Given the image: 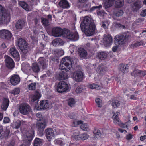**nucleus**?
<instances>
[{
    "mask_svg": "<svg viewBox=\"0 0 146 146\" xmlns=\"http://www.w3.org/2000/svg\"><path fill=\"white\" fill-rule=\"evenodd\" d=\"M82 31L88 36L94 34L96 31V26L92 19L88 16L85 17L81 24Z\"/></svg>",
    "mask_w": 146,
    "mask_h": 146,
    "instance_id": "nucleus-1",
    "label": "nucleus"
},
{
    "mask_svg": "<svg viewBox=\"0 0 146 146\" xmlns=\"http://www.w3.org/2000/svg\"><path fill=\"white\" fill-rule=\"evenodd\" d=\"M22 133L25 140L24 143L20 146H30L34 135V131L32 130H23Z\"/></svg>",
    "mask_w": 146,
    "mask_h": 146,
    "instance_id": "nucleus-2",
    "label": "nucleus"
},
{
    "mask_svg": "<svg viewBox=\"0 0 146 146\" xmlns=\"http://www.w3.org/2000/svg\"><path fill=\"white\" fill-rule=\"evenodd\" d=\"M130 37L131 35L129 32H125L116 35L114 42L116 44L121 45L125 44Z\"/></svg>",
    "mask_w": 146,
    "mask_h": 146,
    "instance_id": "nucleus-3",
    "label": "nucleus"
},
{
    "mask_svg": "<svg viewBox=\"0 0 146 146\" xmlns=\"http://www.w3.org/2000/svg\"><path fill=\"white\" fill-rule=\"evenodd\" d=\"M10 16L9 13L0 5V23H6L9 22Z\"/></svg>",
    "mask_w": 146,
    "mask_h": 146,
    "instance_id": "nucleus-4",
    "label": "nucleus"
},
{
    "mask_svg": "<svg viewBox=\"0 0 146 146\" xmlns=\"http://www.w3.org/2000/svg\"><path fill=\"white\" fill-rule=\"evenodd\" d=\"M17 45L22 53L26 54L28 52L29 47L28 44L26 41L21 38L18 39Z\"/></svg>",
    "mask_w": 146,
    "mask_h": 146,
    "instance_id": "nucleus-5",
    "label": "nucleus"
},
{
    "mask_svg": "<svg viewBox=\"0 0 146 146\" xmlns=\"http://www.w3.org/2000/svg\"><path fill=\"white\" fill-rule=\"evenodd\" d=\"M57 90L58 92L60 93L68 92L69 90V87L66 82L61 81L58 83Z\"/></svg>",
    "mask_w": 146,
    "mask_h": 146,
    "instance_id": "nucleus-6",
    "label": "nucleus"
},
{
    "mask_svg": "<svg viewBox=\"0 0 146 146\" xmlns=\"http://www.w3.org/2000/svg\"><path fill=\"white\" fill-rule=\"evenodd\" d=\"M20 113L23 115H26L29 113L31 111L30 107L27 104H21L19 107Z\"/></svg>",
    "mask_w": 146,
    "mask_h": 146,
    "instance_id": "nucleus-7",
    "label": "nucleus"
},
{
    "mask_svg": "<svg viewBox=\"0 0 146 146\" xmlns=\"http://www.w3.org/2000/svg\"><path fill=\"white\" fill-rule=\"evenodd\" d=\"M45 135L47 139L50 141L56 133V130L54 129L48 128L45 130Z\"/></svg>",
    "mask_w": 146,
    "mask_h": 146,
    "instance_id": "nucleus-8",
    "label": "nucleus"
},
{
    "mask_svg": "<svg viewBox=\"0 0 146 146\" xmlns=\"http://www.w3.org/2000/svg\"><path fill=\"white\" fill-rule=\"evenodd\" d=\"M83 73L82 72L79 71L74 72L72 76L73 80L77 82L82 81L83 79Z\"/></svg>",
    "mask_w": 146,
    "mask_h": 146,
    "instance_id": "nucleus-9",
    "label": "nucleus"
},
{
    "mask_svg": "<svg viewBox=\"0 0 146 146\" xmlns=\"http://www.w3.org/2000/svg\"><path fill=\"white\" fill-rule=\"evenodd\" d=\"M12 34L8 30L3 29L0 30V37L3 39H9L11 37Z\"/></svg>",
    "mask_w": 146,
    "mask_h": 146,
    "instance_id": "nucleus-10",
    "label": "nucleus"
},
{
    "mask_svg": "<svg viewBox=\"0 0 146 146\" xmlns=\"http://www.w3.org/2000/svg\"><path fill=\"white\" fill-rule=\"evenodd\" d=\"M63 34V31L61 28L58 27L54 28L52 29V35L55 37L61 36Z\"/></svg>",
    "mask_w": 146,
    "mask_h": 146,
    "instance_id": "nucleus-11",
    "label": "nucleus"
},
{
    "mask_svg": "<svg viewBox=\"0 0 146 146\" xmlns=\"http://www.w3.org/2000/svg\"><path fill=\"white\" fill-rule=\"evenodd\" d=\"M112 41V38L110 35H104L103 38V43L105 46H110Z\"/></svg>",
    "mask_w": 146,
    "mask_h": 146,
    "instance_id": "nucleus-12",
    "label": "nucleus"
},
{
    "mask_svg": "<svg viewBox=\"0 0 146 146\" xmlns=\"http://www.w3.org/2000/svg\"><path fill=\"white\" fill-rule=\"evenodd\" d=\"M63 60L64 63L65 64V66L66 68L65 70L66 72L69 71L72 67L71 64H70L69 62H70L72 64L71 58L68 57H66L62 58Z\"/></svg>",
    "mask_w": 146,
    "mask_h": 146,
    "instance_id": "nucleus-13",
    "label": "nucleus"
},
{
    "mask_svg": "<svg viewBox=\"0 0 146 146\" xmlns=\"http://www.w3.org/2000/svg\"><path fill=\"white\" fill-rule=\"evenodd\" d=\"M5 62L6 66L9 68H14L15 66L14 62L12 59L8 56H5Z\"/></svg>",
    "mask_w": 146,
    "mask_h": 146,
    "instance_id": "nucleus-14",
    "label": "nucleus"
},
{
    "mask_svg": "<svg viewBox=\"0 0 146 146\" xmlns=\"http://www.w3.org/2000/svg\"><path fill=\"white\" fill-rule=\"evenodd\" d=\"M66 37L74 41H76L78 40L79 38L78 35L77 33H71L70 32H68L66 34Z\"/></svg>",
    "mask_w": 146,
    "mask_h": 146,
    "instance_id": "nucleus-15",
    "label": "nucleus"
},
{
    "mask_svg": "<svg viewBox=\"0 0 146 146\" xmlns=\"http://www.w3.org/2000/svg\"><path fill=\"white\" fill-rule=\"evenodd\" d=\"M38 65L42 67L43 69H45L47 66V61L44 57H40L38 59Z\"/></svg>",
    "mask_w": 146,
    "mask_h": 146,
    "instance_id": "nucleus-16",
    "label": "nucleus"
},
{
    "mask_svg": "<svg viewBox=\"0 0 146 146\" xmlns=\"http://www.w3.org/2000/svg\"><path fill=\"white\" fill-rule=\"evenodd\" d=\"M26 24V21L24 19L18 20L15 24V27L17 29L21 30Z\"/></svg>",
    "mask_w": 146,
    "mask_h": 146,
    "instance_id": "nucleus-17",
    "label": "nucleus"
},
{
    "mask_svg": "<svg viewBox=\"0 0 146 146\" xmlns=\"http://www.w3.org/2000/svg\"><path fill=\"white\" fill-rule=\"evenodd\" d=\"M68 117L71 119H72L74 120L73 122L74 126H77L80 124L82 123V121L81 120H78L77 119L76 116L75 114L74 113H72L70 114Z\"/></svg>",
    "mask_w": 146,
    "mask_h": 146,
    "instance_id": "nucleus-18",
    "label": "nucleus"
},
{
    "mask_svg": "<svg viewBox=\"0 0 146 146\" xmlns=\"http://www.w3.org/2000/svg\"><path fill=\"white\" fill-rule=\"evenodd\" d=\"M10 81L13 85H16L20 82V77L18 75H15L11 78Z\"/></svg>",
    "mask_w": 146,
    "mask_h": 146,
    "instance_id": "nucleus-19",
    "label": "nucleus"
},
{
    "mask_svg": "<svg viewBox=\"0 0 146 146\" xmlns=\"http://www.w3.org/2000/svg\"><path fill=\"white\" fill-rule=\"evenodd\" d=\"M21 68L24 72L26 73H29L30 72L31 68L28 63H23L21 65Z\"/></svg>",
    "mask_w": 146,
    "mask_h": 146,
    "instance_id": "nucleus-20",
    "label": "nucleus"
},
{
    "mask_svg": "<svg viewBox=\"0 0 146 146\" xmlns=\"http://www.w3.org/2000/svg\"><path fill=\"white\" fill-rule=\"evenodd\" d=\"M142 7L140 2L137 1L131 6V9L134 12H136Z\"/></svg>",
    "mask_w": 146,
    "mask_h": 146,
    "instance_id": "nucleus-21",
    "label": "nucleus"
},
{
    "mask_svg": "<svg viewBox=\"0 0 146 146\" xmlns=\"http://www.w3.org/2000/svg\"><path fill=\"white\" fill-rule=\"evenodd\" d=\"M145 42L143 41H137L133 42L130 45V47L133 48L145 45Z\"/></svg>",
    "mask_w": 146,
    "mask_h": 146,
    "instance_id": "nucleus-22",
    "label": "nucleus"
},
{
    "mask_svg": "<svg viewBox=\"0 0 146 146\" xmlns=\"http://www.w3.org/2000/svg\"><path fill=\"white\" fill-rule=\"evenodd\" d=\"M9 52L11 55L15 58H18L19 56L18 52L15 47L11 48Z\"/></svg>",
    "mask_w": 146,
    "mask_h": 146,
    "instance_id": "nucleus-23",
    "label": "nucleus"
},
{
    "mask_svg": "<svg viewBox=\"0 0 146 146\" xmlns=\"http://www.w3.org/2000/svg\"><path fill=\"white\" fill-rule=\"evenodd\" d=\"M58 5L60 7L62 8H68L70 7L69 3L66 0H60Z\"/></svg>",
    "mask_w": 146,
    "mask_h": 146,
    "instance_id": "nucleus-24",
    "label": "nucleus"
},
{
    "mask_svg": "<svg viewBox=\"0 0 146 146\" xmlns=\"http://www.w3.org/2000/svg\"><path fill=\"white\" fill-rule=\"evenodd\" d=\"M24 123L25 121L23 120H17L11 123V126L13 129H18L20 127L21 125H22Z\"/></svg>",
    "mask_w": 146,
    "mask_h": 146,
    "instance_id": "nucleus-25",
    "label": "nucleus"
},
{
    "mask_svg": "<svg viewBox=\"0 0 146 146\" xmlns=\"http://www.w3.org/2000/svg\"><path fill=\"white\" fill-rule=\"evenodd\" d=\"M108 56L107 53L105 52H98L96 56V57L101 60H105L106 58Z\"/></svg>",
    "mask_w": 146,
    "mask_h": 146,
    "instance_id": "nucleus-26",
    "label": "nucleus"
},
{
    "mask_svg": "<svg viewBox=\"0 0 146 146\" xmlns=\"http://www.w3.org/2000/svg\"><path fill=\"white\" fill-rule=\"evenodd\" d=\"M40 109H46L49 107V104L47 100H43L40 102L39 106Z\"/></svg>",
    "mask_w": 146,
    "mask_h": 146,
    "instance_id": "nucleus-27",
    "label": "nucleus"
},
{
    "mask_svg": "<svg viewBox=\"0 0 146 146\" xmlns=\"http://www.w3.org/2000/svg\"><path fill=\"white\" fill-rule=\"evenodd\" d=\"M68 78V74L66 72L62 71L58 74V79L60 80L67 79Z\"/></svg>",
    "mask_w": 146,
    "mask_h": 146,
    "instance_id": "nucleus-28",
    "label": "nucleus"
},
{
    "mask_svg": "<svg viewBox=\"0 0 146 146\" xmlns=\"http://www.w3.org/2000/svg\"><path fill=\"white\" fill-rule=\"evenodd\" d=\"M78 52L79 56L81 58H85L87 56V53L85 49L82 48H79Z\"/></svg>",
    "mask_w": 146,
    "mask_h": 146,
    "instance_id": "nucleus-29",
    "label": "nucleus"
},
{
    "mask_svg": "<svg viewBox=\"0 0 146 146\" xmlns=\"http://www.w3.org/2000/svg\"><path fill=\"white\" fill-rule=\"evenodd\" d=\"M9 100L6 98H4L3 100L2 104L1 106V108L3 110L5 111L7 108L9 104Z\"/></svg>",
    "mask_w": 146,
    "mask_h": 146,
    "instance_id": "nucleus-30",
    "label": "nucleus"
},
{
    "mask_svg": "<svg viewBox=\"0 0 146 146\" xmlns=\"http://www.w3.org/2000/svg\"><path fill=\"white\" fill-rule=\"evenodd\" d=\"M95 137L96 138H103L105 135L104 133H102L100 130L98 129H95L94 131Z\"/></svg>",
    "mask_w": 146,
    "mask_h": 146,
    "instance_id": "nucleus-31",
    "label": "nucleus"
},
{
    "mask_svg": "<svg viewBox=\"0 0 146 146\" xmlns=\"http://www.w3.org/2000/svg\"><path fill=\"white\" fill-rule=\"evenodd\" d=\"M31 69L35 73H38L40 70V68L38 64L36 63H33L31 66Z\"/></svg>",
    "mask_w": 146,
    "mask_h": 146,
    "instance_id": "nucleus-32",
    "label": "nucleus"
},
{
    "mask_svg": "<svg viewBox=\"0 0 146 146\" xmlns=\"http://www.w3.org/2000/svg\"><path fill=\"white\" fill-rule=\"evenodd\" d=\"M120 70L122 72L125 73L128 71V66L125 64H121L119 65Z\"/></svg>",
    "mask_w": 146,
    "mask_h": 146,
    "instance_id": "nucleus-33",
    "label": "nucleus"
},
{
    "mask_svg": "<svg viewBox=\"0 0 146 146\" xmlns=\"http://www.w3.org/2000/svg\"><path fill=\"white\" fill-rule=\"evenodd\" d=\"M96 71L100 74H103L106 71L105 67L101 64L98 67L96 70Z\"/></svg>",
    "mask_w": 146,
    "mask_h": 146,
    "instance_id": "nucleus-34",
    "label": "nucleus"
},
{
    "mask_svg": "<svg viewBox=\"0 0 146 146\" xmlns=\"http://www.w3.org/2000/svg\"><path fill=\"white\" fill-rule=\"evenodd\" d=\"M52 44L54 46H61L64 44V42L60 38H57L54 40L52 42Z\"/></svg>",
    "mask_w": 146,
    "mask_h": 146,
    "instance_id": "nucleus-35",
    "label": "nucleus"
},
{
    "mask_svg": "<svg viewBox=\"0 0 146 146\" xmlns=\"http://www.w3.org/2000/svg\"><path fill=\"white\" fill-rule=\"evenodd\" d=\"M41 97V95L38 92H36L34 95L31 96V100L32 102H34L38 100Z\"/></svg>",
    "mask_w": 146,
    "mask_h": 146,
    "instance_id": "nucleus-36",
    "label": "nucleus"
},
{
    "mask_svg": "<svg viewBox=\"0 0 146 146\" xmlns=\"http://www.w3.org/2000/svg\"><path fill=\"white\" fill-rule=\"evenodd\" d=\"M42 140L39 138H36L33 142L34 146H40L42 144Z\"/></svg>",
    "mask_w": 146,
    "mask_h": 146,
    "instance_id": "nucleus-37",
    "label": "nucleus"
},
{
    "mask_svg": "<svg viewBox=\"0 0 146 146\" xmlns=\"http://www.w3.org/2000/svg\"><path fill=\"white\" fill-rule=\"evenodd\" d=\"M36 126L39 129H43L45 127V122L43 121H40L37 123Z\"/></svg>",
    "mask_w": 146,
    "mask_h": 146,
    "instance_id": "nucleus-38",
    "label": "nucleus"
},
{
    "mask_svg": "<svg viewBox=\"0 0 146 146\" xmlns=\"http://www.w3.org/2000/svg\"><path fill=\"white\" fill-rule=\"evenodd\" d=\"M116 7H119L123 6L124 5V0H114Z\"/></svg>",
    "mask_w": 146,
    "mask_h": 146,
    "instance_id": "nucleus-39",
    "label": "nucleus"
},
{
    "mask_svg": "<svg viewBox=\"0 0 146 146\" xmlns=\"http://www.w3.org/2000/svg\"><path fill=\"white\" fill-rule=\"evenodd\" d=\"M19 5L26 11H29V8L28 5L24 1H20L19 3Z\"/></svg>",
    "mask_w": 146,
    "mask_h": 146,
    "instance_id": "nucleus-40",
    "label": "nucleus"
},
{
    "mask_svg": "<svg viewBox=\"0 0 146 146\" xmlns=\"http://www.w3.org/2000/svg\"><path fill=\"white\" fill-rule=\"evenodd\" d=\"M114 2V0H106L104 3V6L105 8L111 7Z\"/></svg>",
    "mask_w": 146,
    "mask_h": 146,
    "instance_id": "nucleus-41",
    "label": "nucleus"
},
{
    "mask_svg": "<svg viewBox=\"0 0 146 146\" xmlns=\"http://www.w3.org/2000/svg\"><path fill=\"white\" fill-rule=\"evenodd\" d=\"M120 105V102L117 100L113 101L112 105L114 108L118 107Z\"/></svg>",
    "mask_w": 146,
    "mask_h": 146,
    "instance_id": "nucleus-42",
    "label": "nucleus"
},
{
    "mask_svg": "<svg viewBox=\"0 0 146 146\" xmlns=\"http://www.w3.org/2000/svg\"><path fill=\"white\" fill-rule=\"evenodd\" d=\"M81 125L80 126V128L85 131H88L89 130L88 125L87 124H83V121L82 123L81 124Z\"/></svg>",
    "mask_w": 146,
    "mask_h": 146,
    "instance_id": "nucleus-43",
    "label": "nucleus"
},
{
    "mask_svg": "<svg viewBox=\"0 0 146 146\" xmlns=\"http://www.w3.org/2000/svg\"><path fill=\"white\" fill-rule=\"evenodd\" d=\"M75 100L74 99L70 98L68 100V104L69 106H72L75 104Z\"/></svg>",
    "mask_w": 146,
    "mask_h": 146,
    "instance_id": "nucleus-44",
    "label": "nucleus"
},
{
    "mask_svg": "<svg viewBox=\"0 0 146 146\" xmlns=\"http://www.w3.org/2000/svg\"><path fill=\"white\" fill-rule=\"evenodd\" d=\"M36 84L35 83H31L28 85V88L29 90H34L35 89Z\"/></svg>",
    "mask_w": 146,
    "mask_h": 146,
    "instance_id": "nucleus-45",
    "label": "nucleus"
},
{
    "mask_svg": "<svg viewBox=\"0 0 146 146\" xmlns=\"http://www.w3.org/2000/svg\"><path fill=\"white\" fill-rule=\"evenodd\" d=\"M2 133H2V134L3 135V138L4 137L6 138L8 137L10 133V131L9 129L7 128L4 131V133H3V132Z\"/></svg>",
    "mask_w": 146,
    "mask_h": 146,
    "instance_id": "nucleus-46",
    "label": "nucleus"
},
{
    "mask_svg": "<svg viewBox=\"0 0 146 146\" xmlns=\"http://www.w3.org/2000/svg\"><path fill=\"white\" fill-rule=\"evenodd\" d=\"M123 14V12L122 10H118L115 13V15L117 17H119L122 16Z\"/></svg>",
    "mask_w": 146,
    "mask_h": 146,
    "instance_id": "nucleus-47",
    "label": "nucleus"
},
{
    "mask_svg": "<svg viewBox=\"0 0 146 146\" xmlns=\"http://www.w3.org/2000/svg\"><path fill=\"white\" fill-rule=\"evenodd\" d=\"M90 87L91 89H95L97 90L100 89V87L99 85L95 84H93L90 85Z\"/></svg>",
    "mask_w": 146,
    "mask_h": 146,
    "instance_id": "nucleus-48",
    "label": "nucleus"
},
{
    "mask_svg": "<svg viewBox=\"0 0 146 146\" xmlns=\"http://www.w3.org/2000/svg\"><path fill=\"white\" fill-rule=\"evenodd\" d=\"M140 70L138 69L134 70L133 72L131 73V75L135 77L139 76Z\"/></svg>",
    "mask_w": 146,
    "mask_h": 146,
    "instance_id": "nucleus-49",
    "label": "nucleus"
},
{
    "mask_svg": "<svg viewBox=\"0 0 146 146\" xmlns=\"http://www.w3.org/2000/svg\"><path fill=\"white\" fill-rule=\"evenodd\" d=\"M41 22L44 25H48L49 21L47 19L44 18H41Z\"/></svg>",
    "mask_w": 146,
    "mask_h": 146,
    "instance_id": "nucleus-50",
    "label": "nucleus"
},
{
    "mask_svg": "<svg viewBox=\"0 0 146 146\" xmlns=\"http://www.w3.org/2000/svg\"><path fill=\"white\" fill-rule=\"evenodd\" d=\"M20 91V90L19 88H16L12 91L11 93L14 95H17L19 93Z\"/></svg>",
    "mask_w": 146,
    "mask_h": 146,
    "instance_id": "nucleus-51",
    "label": "nucleus"
},
{
    "mask_svg": "<svg viewBox=\"0 0 146 146\" xmlns=\"http://www.w3.org/2000/svg\"><path fill=\"white\" fill-rule=\"evenodd\" d=\"M97 14L98 16L103 18L104 17L105 13L103 10L98 11L97 12Z\"/></svg>",
    "mask_w": 146,
    "mask_h": 146,
    "instance_id": "nucleus-52",
    "label": "nucleus"
},
{
    "mask_svg": "<svg viewBox=\"0 0 146 146\" xmlns=\"http://www.w3.org/2000/svg\"><path fill=\"white\" fill-rule=\"evenodd\" d=\"M80 137L82 140H86L89 137V135L86 133H83L81 135Z\"/></svg>",
    "mask_w": 146,
    "mask_h": 146,
    "instance_id": "nucleus-53",
    "label": "nucleus"
},
{
    "mask_svg": "<svg viewBox=\"0 0 146 146\" xmlns=\"http://www.w3.org/2000/svg\"><path fill=\"white\" fill-rule=\"evenodd\" d=\"M64 59H62V60L61 61L60 65V69L61 70H65L66 68L64 66L65 64L63 62Z\"/></svg>",
    "mask_w": 146,
    "mask_h": 146,
    "instance_id": "nucleus-54",
    "label": "nucleus"
},
{
    "mask_svg": "<svg viewBox=\"0 0 146 146\" xmlns=\"http://www.w3.org/2000/svg\"><path fill=\"white\" fill-rule=\"evenodd\" d=\"M83 90V87L81 86H78L76 90V92L77 93H80Z\"/></svg>",
    "mask_w": 146,
    "mask_h": 146,
    "instance_id": "nucleus-55",
    "label": "nucleus"
},
{
    "mask_svg": "<svg viewBox=\"0 0 146 146\" xmlns=\"http://www.w3.org/2000/svg\"><path fill=\"white\" fill-rule=\"evenodd\" d=\"M96 102L98 107H100L102 106L101 100L99 98H97L96 99Z\"/></svg>",
    "mask_w": 146,
    "mask_h": 146,
    "instance_id": "nucleus-56",
    "label": "nucleus"
},
{
    "mask_svg": "<svg viewBox=\"0 0 146 146\" xmlns=\"http://www.w3.org/2000/svg\"><path fill=\"white\" fill-rule=\"evenodd\" d=\"M113 121L114 123L116 125H118L121 123V121L119 118L116 119L115 118V119L113 120Z\"/></svg>",
    "mask_w": 146,
    "mask_h": 146,
    "instance_id": "nucleus-57",
    "label": "nucleus"
},
{
    "mask_svg": "<svg viewBox=\"0 0 146 146\" xmlns=\"http://www.w3.org/2000/svg\"><path fill=\"white\" fill-rule=\"evenodd\" d=\"M120 113L119 112H117L116 113H115L113 116V120L115 119H115L119 118V117H118V115Z\"/></svg>",
    "mask_w": 146,
    "mask_h": 146,
    "instance_id": "nucleus-58",
    "label": "nucleus"
},
{
    "mask_svg": "<svg viewBox=\"0 0 146 146\" xmlns=\"http://www.w3.org/2000/svg\"><path fill=\"white\" fill-rule=\"evenodd\" d=\"M10 121V119L8 117H5L4 118L3 122L5 123H8Z\"/></svg>",
    "mask_w": 146,
    "mask_h": 146,
    "instance_id": "nucleus-59",
    "label": "nucleus"
},
{
    "mask_svg": "<svg viewBox=\"0 0 146 146\" xmlns=\"http://www.w3.org/2000/svg\"><path fill=\"white\" fill-rule=\"evenodd\" d=\"M36 116L38 118V119H37V120H38L41 121V119H42V115L40 113H38L36 114Z\"/></svg>",
    "mask_w": 146,
    "mask_h": 146,
    "instance_id": "nucleus-60",
    "label": "nucleus"
},
{
    "mask_svg": "<svg viewBox=\"0 0 146 146\" xmlns=\"http://www.w3.org/2000/svg\"><path fill=\"white\" fill-rule=\"evenodd\" d=\"M143 21H144L143 19L141 18H138L136 20V21H135L134 22V23H135V24H137V23H141V22H142Z\"/></svg>",
    "mask_w": 146,
    "mask_h": 146,
    "instance_id": "nucleus-61",
    "label": "nucleus"
},
{
    "mask_svg": "<svg viewBox=\"0 0 146 146\" xmlns=\"http://www.w3.org/2000/svg\"><path fill=\"white\" fill-rule=\"evenodd\" d=\"M33 21L35 25L37 26L38 23L39 22V19L36 18L33 20Z\"/></svg>",
    "mask_w": 146,
    "mask_h": 146,
    "instance_id": "nucleus-62",
    "label": "nucleus"
},
{
    "mask_svg": "<svg viewBox=\"0 0 146 146\" xmlns=\"http://www.w3.org/2000/svg\"><path fill=\"white\" fill-rule=\"evenodd\" d=\"M146 74V71H141L140 70L139 74V76L141 77H143Z\"/></svg>",
    "mask_w": 146,
    "mask_h": 146,
    "instance_id": "nucleus-63",
    "label": "nucleus"
},
{
    "mask_svg": "<svg viewBox=\"0 0 146 146\" xmlns=\"http://www.w3.org/2000/svg\"><path fill=\"white\" fill-rule=\"evenodd\" d=\"M140 15L142 17L146 16V9L143 10L140 14Z\"/></svg>",
    "mask_w": 146,
    "mask_h": 146,
    "instance_id": "nucleus-64",
    "label": "nucleus"
}]
</instances>
